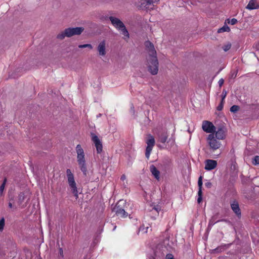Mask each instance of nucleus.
I'll return each instance as SVG.
<instances>
[{"label": "nucleus", "mask_w": 259, "mask_h": 259, "mask_svg": "<svg viewBox=\"0 0 259 259\" xmlns=\"http://www.w3.org/2000/svg\"><path fill=\"white\" fill-rule=\"evenodd\" d=\"M149 259H155L153 257H151L149 258Z\"/></svg>", "instance_id": "nucleus-44"}, {"label": "nucleus", "mask_w": 259, "mask_h": 259, "mask_svg": "<svg viewBox=\"0 0 259 259\" xmlns=\"http://www.w3.org/2000/svg\"><path fill=\"white\" fill-rule=\"evenodd\" d=\"M150 171L152 174L154 176L155 178L157 180H159L160 172L154 165H152L150 166Z\"/></svg>", "instance_id": "nucleus-18"}, {"label": "nucleus", "mask_w": 259, "mask_h": 259, "mask_svg": "<svg viewBox=\"0 0 259 259\" xmlns=\"http://www.w3.org/2000/svg\"><path fill=\"white\" fill-rule=\"evenodd\" d=\"M120 179H121V180L122 181H124V180H125L126 179V176H125V175H122L121 176V178H120Z\"/></svg>", "instance_id": "nucleus-40"}, {"label": "nucleus", "mask_w": 259, "mask_h": 259, "mask_svg": "<svg viewBox=\"0 0 259 259\" xmlns=\"http://www.w3.org/2000/svg\"><path fill=\"white\" fill-rule=\"evenodd\" d=\"M130 112L132 114H134V113H135L134 107L133 105H131V106Z\"/></svg>", "instance_id": "nucleus-37"}, {"label": "nucleus", "mask_w": 259, "mask_h": 259, "mask_svg": "<svg viewBox=\"0 0 259 259\" xmlns=\"http://www.w3.org/2000/svg\"><path fill=\"white\" fill-rule=\"evenodd\" d=\"M231 47V44L230 42H227L225 44L223 47V49L225 52H227L230 49Z\"/></svg>", "instance_id": "nucleus-23"}, {"label": "nucleus", "mask_w": 259, "mask_h": 259, "mask_svg": "<svg viewBox=\"0 0 259 259\" xmlns=\"http://www.w3.org/2000/svg\"><path fill=\"white\" fill-rule=\"evenodd\" d=\"M252 163L254 165L258 164H259V156H255L252 161Z\"/></svg>", "instance_id": "nucleus-28"}, {"label": "nucleus", "mask_w": 259, "mask_h": 259, "mask_svg": "<svg viewBox=\"0 0 259 259\" xmlns=\"http://www.w3.org/2000/svg\"><path fill=\"white\" fill-rule=\"evenodd\" d=\"M226 130L223 127H219L215 132V137L218 140H223L226 136Z\"/></svg>", "instance_id": "nucleus-16"}, {"label": "nucleus", "mask_w": 259, "mask_h": 259, "mask_svg": "<svg viewBox=\"0 0 259 259\" xmlns=\"http://www.w3.org/2000/svg\"><path fill=\"white\" fill-rule=\"evenodd\" d=\"M152 3V0H144L141 3V7L145 9H149L150 8V6H151Z\"/></svg>", "instance_id": "nucleus-19"}, {"label": "nucleus", "mask_w": 259, "mask_h": 259, "mask_svg": "<svg viewBox=\"0 0 259 259\" xmlns=\"http://www.w3.org/2000/svg\"><path fill=\"white\" fill-rule=\"evenodd\" d=\"M147 147L146 149L145 156L147 159L149 158L151 152L155 145V139L153 136L151 135H148V139L146 142Z\"/></svg>", "instance_id": "nucleus-7"}, {"label": "nucleus", "mask_w": 259, "mask_h": 259, "mask_svg": "<svg viewBox=\"0 0 259 259\" xmlns=\"http://www.w3.org/2000/svg\"><path fill=\"white\" fill-rule=\"evenodd\" d=\"M5 219L2 218L0 220V231L2 232L4 230V228L5 226Z\"/></svg>", "instance_id": "nucleus-26"}, {"label": "nucleus", "mask_w": 259, "mask_h": 259, "mask_svg": "<svg viewBox=\"0 0 259 259\" xmlns=\"http://www.w3.org/2000/svg\"><path fill=\"white\" fill-rule=\"evenodd\" d=\"M101 116V114H98V115H97V117H100Z\"/></svg>", "instance_id": "nucleus-42"}, {"label": "nucleus", "mask_w": 259, "mask_h": 259, "mask_svg": "<svg viewBox=\"0 0 259 259\" xmlns=\"http://www.w3.org/2000/svg\"><path fill=\"white\" fill-rule=\"evenodd\" d=\"M203 130L207 133L213 134L215 131V127L210 121H204L202 126Z\"/></svg>", "instance_id": "nucleus-10"}, {"label": "nucleus", "mask_w": 259, "mask_h": 259, "mask_svg": "<svg viewBox=\"0 0 259 259\" xmlns=\"http://www.w3.org/2000/svg\"><path fill=\"white\" fill-rule=\"evenodd\" d=\"M207 141L210 148L213 150L219 149L221 146L220 142L215 138L213 134H210L208 135Z\"/></svg>", "instance_id": "nucleus-6"}, {"label": "nucleus", "mask_w": 259, "mask_h": 259, "mask_svg": "<svg viewBox=\"0 0 259 259\" xmlns=\"http://www.w3.org/2000/svg\"><path fill=\"white\" fill-rule=\"evenodd\" d=\"M205 186L207 188H210L212 186V184L211 182H210L209 181H207L205 183Z\"/></svg>", "instance_id": "nucleus-35"}, {"label": "nucleus", "mask_w": 259, "mask_h": 259, "mask_svg": "<svg viewBox=\"0 0 259 259\" xmlns=\"http://www.w3.org/2000/svg\"><path fill=\"white\" fill-rule=\"evenodd\" d=\"M6 179H5L4 181V182L3 183V184L1 185V187H0V193L2 194L3 192V191L5 189V184H6Z\"/></svg>", "instance_id": "nucleus-30"}, {"label": "nucleus", "mask_w": 259, "mask_h": 259, "mask_svg": "<svg viewBox=\"0 0 259 259\" xmlns=\"http://www.w3.org/2000/svg\"><path fill=\"white\" fill-rule=\"evenodd\" d=\"M227 246L226 244H225L223 246H221L217 247L213 250L214 252H220L223 251L225 249V247Z\"/></svg>", "instance_id": "nucleus-22"}, {"label": "nucleus", "mask_w": 259, "mask_h": 259, "mask_svg": "<svg viewBox=\"0 0 259 259\" xmlns=\"http://www.w3.org/2000/svg\"><path fill=\"white\" fill-rule=\"evenodd\" d=\"M231 207L233 212L236 214V215L240 218L241 215V210L240 209L239 203L236 200H234L232 201L230 203Z\"/></svg>", "instance_id": "nucleus-14"}, {"label": "nucleus", "mask_w": 259, "mask_h": 259, "mask_svg": "<svg viewBox=\"0 0 259 259\" xmlns=\"http://www.w3.org/2000/svg\"><path fill=\"white\" fill-rule=\"evenodd\" d=\"M145 46L148 53L147 58L148 70L152 75H156L158 71V62L157 58L156 52L154 45L150 41H146Z\"/></svg>", "instance_id": "nucleus-1"}, {"label": "nucleus", "mask_w": 259, "mask_h": 259, "mask_svg": "<svg viewBox=\"0 0 259 259\" xmlns=\"http://www.w3.org/2000/svg\"><path fill=\"white\" fill-rule=\"evenodd\" d=\"M59 254L61 256H63V251L62 248H59Z\"/></svg>", "instance_id": "nucleus-39"}, {"label": "nucleus", "mask_w": 259, "mask_h": 259, "mask_svg": "<svg viewBox=\"0 0 259 259\" xmlns=\"http://www.w3.org/2000/svg\"><path fill=\"white\" fill-rule=\"evenodd\" d=\"M161 208H160V207L158 205H157L156 206H154V207L152 208V209L151 210V211H155L157 213H159V211L160 210Z\"/></svg>", "instance_id": "nucleus-32"}, {"label": "nucleus", "mask_w": 259, "mask_h": 259, "mask_svg": "<svg viewBox=\"0 0 259 259\" xmlns=\"http://www.w3.org/2000/svg\"><path fill=\"white\" fill-rule=\"evenodd\" d=\"M217 166V161L214 160L207 159L205 161V169L211 170L214 169Z\"/></svg>", "instance_id": "nucleus-12"}, {"label": "nucleus", "mask_w": 259, "mask_h": 259, "mask_svg": "<svg viewBox=\"0 0 259 259\" xmlns=\"http://www.w3.org/2000/svg\"><path fill=\"white\" fill-rule=\"evenodd\" d=\"M66 175L67 177V181L70 186L72 193L74 194L76 198L78 197V191L76 184L74 180L73 174L72 173L70 169L66 170Z\"/></svg>", "instance_id": "nucleus-5"}, {"label": "nucleus", "mask_w": 259, "mask_h": 259, "mask_svg": "<svg viewBox=\"0 0 259 259\" xmlns=\"http://www.w3.org/2000/svg\"><path fill=\"white\" fill-rule=\"evenodd\" d=\"M84 30V28L82 27L75 28H68L65 29V33L66 37H70L74 35H79Z\"/></svg>", "instance_id": "nucleus-8"}, {"label": "nucleus", "mask_w": 259, "mask_h": 259, "mask_svg": "<svg viewBox=\"0 0 259 259\" xmlns=\"http://www.w3.org/2000/svg\"><path fill=\"white\" fill-rule=\"evenodd\" d=\"M226 96V93H225L224 95H222V100H221L224 101V99H225Z\"/></svg>", "instance_id": "nucleus-41"}, {"label": "nucleus", "mask_w": 259, "mask_h": 259, "mask_svg": "<svg viewBox=\"0 0 259 259\" xmlns=\"http://www.w3.org/2000/svg\"><path fill=\"white\" fill-rule=\"evenodd\" d=\"M166 259H174V255L172 254H167L165 257Z\"/></svg>", "instance_id": "nucleus-36"}, {"label": "nucleus", "mask_w": 259, "mask_h": 259, "mask_svg": "<svg viewBox=\"0 0 259 259\" xmlns=\"http://www.w3.org/2000/svg\"><path fill=\"white\" fill-rule=\"evenodd\" d=\"M75 150L77 154L76 159L78 166L83 175L86 176L88 170L84 150L79 144L76 146Z\"/></svg>", "instance_id": "nucleus-2"}, {"label": "nucleus", "mask_w": 259, "mask_h": 259, "mask_svg": "<svg viewBox=\"0 0 259 259\" xmlns=\"http://www.w3.org/2000/svg\"><path fill=\"white\" fill-rule=\"evenodd\" d=\"M224 101L221 100L220 104L217 107V110L218 111H221L223 109V106H224Z\"/></svg>", "instance_id": "nucleus-29"}, {"label": "nucleus", "mask_w": 259, "mask_h": 259, "mask_svg": "<svg viewBox=\"0 0 259 259\" xmlns=\"http://www.w3.org/2000/svg\"><path fill=\"white\" fill-rule=\"evenodd\" d=\"M239 109V107L237 105H233L230 108V111L233 113H235L238 111Z\"/></svg>", "instance_id": "nucleus-25"}, {"label": "nucleus", "mask_w": 259, "mask_h": 259, "mask_svg": "<svg viewBox=\"0 0 259 259\" xmlns=\"http://www.w3.org/2000/svg\"><path fill=\"white\" fill-rule=\"evenodd\" d=\"M256 0H250L246 8L248 10H253L259 8V5L256 3Z\"/></svg>", "instance_id": "nucleus-17"}, {"label": "nucleus", "mask_w": 259, "mask_h": 259, "mask_svg": "<svg viewBox=\"0 0 259 259\" xmlns=\"http://www.w3.org/2000/svg\"><path fill=\"white\" fill-rule=\"evenodd\" d=\"M116 226H114V228H113V230H115V229H116Z\"/></svg>", "instance_id": "nucleus-43"}, {"label": "nucleus", "mask_w": 259, "mask_h": 259, "mask_svg": "<svg viewBox=\"0 0 259 259\" xmlns=\"http://www.w3.org/2000/svg\"><path fill=\"white\" fill-rule=\"evenodd\" d=\"M13 200H14V199L12 197L10 198V202H9V207L10 208H13L14 209H16L17 207L13 206L12 202L13 201Z\"/></svg>", "instance_id": "nucleus-31"}, {"label": "nucleus", "mask_w": 259, "mask_h": 259, "mask_svg": "<svg viewBox=\"0 0 259 259\" xmlns=\"http://www.w3.org/2000/svg\"><path fill=\"white\" fill-rule=\"evenodd\" d=\"M154 134L156 135L158 142L165 144L167 140L168 134L166 128L163 127H157L154 130Z\"/></svg>", "instance_id": "nucleus-4"}, {"label": "nucleus", "mask_w": 259, "mask_h": 259, "mask_svg": "<svg viewBox=\"0 0 259 259\" xmlns=\"http://www.w3.org/2000/svg\"><path fill=\"white\" fill-rule=\"evenodd\" d=\"M228 23L231 25H234L237 22V20L235 18H232L231 20H228Z\"/></svg>", "instance_id": "nucleus-33"}, {"label": "nucleus", "mask_w": 259, "mask_h": 259, "mask_svg": "<svg viewBox=\"0 0 259 259\" xmlns=\"http://www.w3.org/2000/svg\"><path fill=\"white\" fill-rule=\"evenodd\" d=\"M106 42L105 40H103L99 42L97 47V51L99 55L101 56H104L106 54Z\"/></svg>", "instance_id": "nucleus-13"}, {"label": "nucleus", "mask_w": 259, "mask_h": 259, "mask_svg": "<svg viewBox=\"0 0 259 259\" xmlns=\"http://www.w3.org/2000/svg\"><path fill=\"white\" fill-rule=\"evenodd\" d=\"M25 199V195L23 192H21L18 195V204L21 205Z\"/></svg>", "instance_id": "nucleus-20"}, {"label": "nucleus", "mask_w": 259, "mask_h": 259, "mask_svg": "<svg viewBox=\"0 0 259 259\" xmlns=\"http://www.w3.org/2000/svg\"><path fill=\"white\" fill-rule=\"evenodd\" d=\"M124 202L122 200H120L116 204L113 208V211L115 212L116 214L121 218H125L127 217L128 213L125 210L121 207V203Z\"/></svg>", "instance_id": "nucleus-9"}, {"label": "nucleus", "mask_w": 259, "mask_h": 259, "mask_svg": "<svg viewBox=\"0 0 259 259\" xmlns=\"http://www.w3.org/2000/svg\"><path fill=\"white\" fill-rule=\"evenodd\" d=\"M229 27L227 25H224L222 28H220L218 32L219 33L224 32H229L230 31Z\"/></svg>", "instance_id": "nucleus-21"}, {"label": "nucleus", "mask_w": 259, "mask_h": 259, "mask_svg": "<svg viewBox=\"0 0 259 259\" xmlns=\"http://www.w3.org/2000/svg\"><path fill=\"white\" fill-rule=\"evenodd\" d=\"M202 176H200L198 181V186L199 188V190L198 192V197L197 199V202L198 203H200L202 201Z\"/></svg>", "instance_id": "nucleus-15"}, {"label": "nucleus", "mask_w": 259, "mask_h": 259, "mask_svg": "<svg viewBox=\"0 0 259 259\" xmlns=\"http://www.w3.org/2000/svg\"><path fill=\"white\" fill-rule=\"evenodd\" d=\"M220 221H215L213 220V219L212 218L209 222L208 226H212L214 225L216 223L220 222Z\"/></svg>", "instance_id": "nucleus-34"}, {"label": "nucleus", "mask_w": 259, "mask_h": 259, "mask_svg": "<svg viewBox=\"0 0 259 259\" xmlns=\"http://www.w3.org/2000/svg\"><path fill=\"white\" fill-rule=\"evenodd\" d=\"M79 48H88L90 49H93V46L91 44H84V45H80L78 46Z\"/></svg>", "instance_id": "nucleus-27"}, {"label": "nucleus", "mask_w": 259, "mask_h": 259, "mask_svg": "<svg viewBox=\"0 0 259 259\" xmlns=\"http://www.w3.org/2000/svg\"><path fill=\"white\" fill-rule=\"evenodd\" d=\"M224 81L223 78H221L219 80L218 83H219L220 87H221L223 85V84L224 83Z\"/></svg>", "instance_id": "nucleus-38"}, {"label": "nucleus", "mask_w": 259, "mask_h": 259, "mask_svg": "<svg viewBox=\"0 0 259 259\" xmlns=\"http://www.w3.org/2000/svg\"><path fill=\"white\" fill-rule=\"evenodd\" d=\"M65 37H66V35L65 33V30L63 31H62V32H61L60 33L58 34L57 36V38L60 39H63Z\"/></svg>", "instance_id": "nucleus-24"}, {"label": "nucleus", "mask_w": 259, "mask_h": 259, "mask_svg": "<svg viewBox=\"0 0 259 259\" xmlns=\"http://www.w3.org/2000/svg\"><path fill=\"white\" fill-rule=\"evenodd\" d=\"M109 19L111 21L112 25L117 30H120L121 33L124 35L125 40L130 37L129 33L126 28L124 23L118 18L110 16Z\"/></svg>", "instance_id": "nucleus-3"}, {"label": "nucleus", "mask_w": 259, "mask_h": 259, "mask_svg": "<svg viewBox=\"0 0 259 259\" xmlns=\"http://www.w3.org/2000/svg\"><path fill=\"white\" fill-rule=\"evenodd\" d=\"M92 140L95 145L97 153H100L102 151V144L99 138L95 134L92 133Z\"/></svg>", "instance_id": "nucleus-11"}]
</instances>
